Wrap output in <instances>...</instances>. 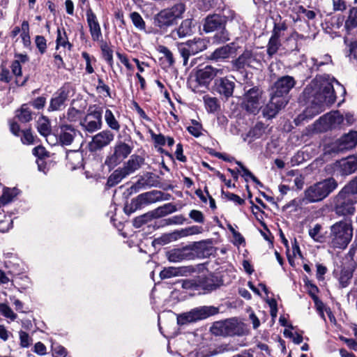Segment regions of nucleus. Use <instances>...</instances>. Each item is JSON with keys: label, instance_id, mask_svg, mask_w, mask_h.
Returning a JSON list of instances; mask_svg holds the SVG:
<instances>
[{"label": "nucleus", "instance_id": "f257e3e1", "mask_svg": "<svg viewBox=\"0 0 357 357\" xmlns=\"http://www.w3.org/2000/svg\"><path fill=\"white\" fill-rule=\"evenodd\" d=\"M333 77L328 75L317 76L305 89V93L314 97L312 103L314 105L307 108V112L314 109V114L320 113L324 105L333 104L336 100V96L333 89Z\"/></svg>", "mask_w": 357, "mask_h": 357}, {"label": "nucleus", "instance_id": "f03ea898", "mask_svg": "<svg viewBox=\"0 0 357 357\" xmlns=\"http://www.w3.org/2000/svg\"><path fill=\"white\" fill-rule=\"evenodd\" d=\"M352 221L344 218L330 227L329 244L331 248L344 250L353 237Z\"/></svg>", "mask_w": 357, "mask_h": 357}, {"label": "nucleus", "instance_id": "7ed1b4c3", "mask_svg": "<svg viewBox=\"0 0 357 357\" xmlns=\"http://www.w3.org/2000/svg\"><path fill=\"white\" fill-rule=\"evenodd\" d=\"M337 185L335 178H326L307 188L305 191V197L310 203L320 202L333 192Z\"/></svg>", "mask_w": 357, "mask_h": 357}, {"label": "nucleus", "instance_id": "20e7f679", "mask_svg": "<svg viewBox=\"0 0 357 357\" xmlns=\"http://www.w3.org/2000/svg\"><path fill=\"white\" fill-rule=\"evenodd\" d=\"M218 312V309L213 306H201L195 307L189 312L177 314V324L179 326L187 325L190 323L205 319Z\"/></svg>", "mask_w": 357, "mask_h": 357}, {"label": "nucleus", "instance_id": "39448f33", "mask_svg": "<svg viewBox=\"0 0 357 357\" xmlns=\"http://www.w3.org/2000/svg\"><path fill=\"white\" fill-rule=\"evenodd\" d=\"M264 102L263 91L258 87H253L243 95L242 105L246 111L256 114Z\"/></svg>", "mask_w": 357, "mask_h": 357}, {"label": "nucleus", "instance_id": "423d86ee", "mask_svg": "<svg viewBox=\"0 0 357 357\" xmlns=\"http://www.w3.org/2000/svg\"><path fill=\"white\" fill-rule=\"evenodd\" d=\"M185 11V6L183 3H178L171 8L165 9L158 13V26L160 29H165L174 24L181 17Z\"/></svg>", "mask_w": 357, "mask_h": 357}, {"label": "nucleus", "instance_id": "0eeeda50", "mask_svg": "<svg viewBox=\"0 0 357 357\" xmlns=\"http://www.w3.org/2000/svg\"><path fill=\"white\" fill-rule=\"evenodd\" d=\"M208 41L201 38H195L185 43H181L178 47L179 52L183 59V65L187 66L188 59L207 48Z\"/></svg>", "mask_w": 357, "mask_h": 357}, {"label": "nucleus", "instance_id": "6e6552de", "mask_svg": "<svg viewBox=\"0 0 357 357\" xmlns=\"http://www.w3.org/2000/svg\"><path fill=\"white\" fill-rule=\"evenodd\" d=\"M335 211L338 215L342 216L352 215L355 212L351 195L344 192L343 189L335 198Z\"/></svg>", "mask_w": 357, "mask_h": 357}, {"label": "nucleus", "instance_id": "1a4fd4ad", "mask_svg": "<svg viewBox=\"0 0 357 357\" xmlns=\"http://www.w3.org/2000/svg\"><path fill=\"white\" fill-rule=\"evenodd\" d=\"M224 68H215L207 65L199 68L195 73L196 82L199 86L208 87L210 82L217 76L223 75Z\"/></svg>", "mask_w": 357, "mask_h": 357}, {"label": "nucleus", "instance_id": "9d476101", "mask_svg": "<svg viewBox=\"0 0 357 357\" xmlns=\"http://www.w3.org/2000/svg\"><path fill=\"white\" fill-rule=\"evenodd\" d=\"M81 125L86 130L93 132L101 128L102 110L98 107L93 105L89 108L88 113Z\"/></svg>", "mask_w": 357, "mask_h": 357}, {"label": "nucleus", "instance_id": "9b49d317", "mask_svg": "<svg viewBox=\"0 0 357 357\" xmlns=\"http://www.w3.org/2000/svg\"><path fill=\"white\" fill-rule=\"evenodd\" d=\"M232 65L236 70L245 66L257 68L261 66V57L256 52L245 50L236 59L232 61Z\"/></svg>", "mask_w": 357, "mask_h": 357}, {"label": "nucleus", "instance_id": "f8f14e48", "mask_svg": "<svg viewBox=\"0 0 357 357\" xmlns=\"http://www.w3.org/2000/svg\"><path fill=\"white\" fill-rule=\"evenodd\" d=\"M195 246L188 245L181 248L172 249L166 252V257L170 262L176 263L183 260H191L195 259Z\"/></svg>", "mask_w": 357, "mask_h": 357}, {"label": "nucleus", "instance_id": "ddd939ff", "mask_svg": "<svg viewBox=\"0 0 357 357\" xmlns=\"http://www.w3.org/2000/svg\"><path fill=\"white\" fill-rule=\"evenodd\" d=\"M296 81L294 78L289 75H285L280 77L271 88V93L280 98H287V94L290 90L295 86Z\"/></svg>", "mask_w": 357, "mask_h": 357}, {"label": "nucleus", "instance_id": "4468645a", "mask_svg": "<svg viewBox=\"0 0 357 357\" xmlns=\"http://www.w3.org/2000/svg\"><path fill=\"white\" fill-rule=\"evenodd\" d=\"M235 86L236 83L234 77H224L215 79L213 90L226 99H228L232 96Z\"/></svg>", "mask_w": 357, "mask_h": 357}, {"label": "nucleus", "instance_id": "2eb2a0df", "mask_svg": "<svg viewBox=\"0 0 357 357\" xmlns=\"http://www.w3.org/2000/svg\"><path fill=\"white\" fill-rule=\"evenodd\" d=\"M132 148L124 142H119L114 147V153L108 156L105 163L108 166H116L131 153Z\"/></svg>", "mask_w": 357, "mask_h": 357}, {"label": "nucleus", "instance_id": "dca6fc26", "mask_svg": "<svg viewBox=\"0 0 357 357\" xmlns=\"http://www.w3.org/2000/svg\"><path fill=\"white\" fill-rule=\"evenodd\" d=\"M135 228L144 227L146 234H151L156 228V211H151L144 215L136 217L133 220Z\"/></svg>", "mask_w": 357, "mask_h": 357}, {"label": "nucleus", "instance_id": "f3484780", "mask_svg": "<svg viewBox=\"0 0 357 357\" xmlns=\"http://www.w3.org/2000/svg\"><path fill=\"white\" fill-rule=\"evenodd\" d=\"M288 102L286 98H278L271 93V98L267 105L262 109V114L267 119H272L276 116L279 111L285 107Z\"/></svg>", "mask_w": 357, "mask_h": 357}, {"label": "nucleus", "instance_id": "a211bd4d", "mask_svg": "<svg viewBox=\"0 0 357 357\" xmlns=\"http://www.w3.org/2000/svg\"><path fill=\"white\" fill-rule=\"evenodd\" d=\"M114 139V135L108 130H102L92 138L89 143V149L91 151H96L109 145Z\"/></svg>", "mask_w": 357, "mask_h": 357}, {"label": "nucleus", "instance_id": "6ab92c4d", "mask_svg": "<svg viewBox=\"0 0 357 357\" xmlns=\"http://www.w3.org/2000/svg\"><path fill=\"white\" fill-rule=\"evenodd\" d=\"M69 89L68 86H63L59 89L50 100L48 109L50 111H58L63 109L69 96Z\"/></svg>", "mask_w": 357, "mask_h": 357}, {"label": "nucleus", "instance_id": "aec40b11", "mask_svg": "<svg viewBox=\"0 0 357 357\" xmlns=\"http://www.w3.org/2000/svg\"><path fill=\"white\" fill-rule=\"evenodd\" d=\"M357 170V156H349L335 163V171L340 175H349Z\"/></svg>", "mask_w": 357, "mask_h": 357}, {"label": "nucleus", "instance_id": "412c9836", "mask_svg": "<svg viewBox=\"0 0 357 357\" xmlns=\"http://www.w3.org/2000/svg\"><path fill=\"white\" fill-rule=\"evenodd\" d=\"M86 22L89 29L91 38L93 41H100L102 38L100 25L98 21L96 14L91 8L87 9L86 12Z\"/></svg>", "mask_w": 357, "mask_h": 357}, {"label": "nucleus", "instance_id": "4be33fe9", "mask_svg": "<svg viewBox=\"0 0 357 357\" xmlns=\"http://www.w3.org/2000/svg\"><path fill=\"white\" fill-rule=\"evenodd\" d=\"M343 122V116L338 111H335L321 116L317 123L322 125V130H327L329 128H335Z\"/></svg>", "mask_w": 357, "mask_h": 357}, {"label": "nucleus", "instance_id": "5701e85b", "mask_svg": "<svg viewBox=\"0 0 357 357\" xmlns=\"http://www.w3.org/2000/svg\"><path fill=\"white\" fill-rule=\"evenodd\" d=\"M225 17L218 14L208 15L206 17L204 30L206 33L215 31L225 27Z\"/></svg>", "mask_w": 357, "mask_h": 357}, {"label": "nucleus", "instance_id": "b1692460", "mask_svg": "<svg viewBox=\"0 0 357 357\" xmlns=\"http://www.w3.org/2000/svg\"><path fill=\"white\" fill-rule=\"evenodd\" d=\"M158 59L160 61V66L163 69L169 68L174 63L172 52L169 49L163 45L158 46Z\"/></svg>", "mask_w": 357, "mask_h": 357}, {"label": "nucleus", "instance_id": "393cba45", "mask_svg": "<svg viewBox=\"0 0 357 357\" xmlns=\"http://www.w3.org/2000/svg\"><path fill=\"white\" fill-rule=\"evenodd\" d=\"M79 134L71 126H62L59 133V142L63 146L70 145Z\"/></svg>", "mask_w": 357, "mask_h": 357}, {"label": "nucleus", "instance_id": "a878e982", "mask_svg": "<svg viewBox=\"0 0 357 357\" xmlns=\"http://www.w3.org/2000/svg\"><path fill=\"white\" fill-rule=\"evenodd\" d=\"M155 175L153 173L147 172L138 179V181L130 187L131 192H136L142 188L153 186L155 183Z\"/></svg>", "mask_w": 357, "mask_h": 357}, {"label": "nucleus", "instance_id": "bb28decb", "mask_svg": "<svg viewBox=\"0 0 357 357\" xmlns=\"http://www.w3.org/2000/svg\"><path fill=\"white\" fill-rule=\"evenodd\" d=\"M357 144V131L344 135L340 140L338 151H344L354 148Z\"/></svg>", "mask_w": 357, "mask_h": 357}, {"label": "nucleus", "instance_id": "cd10ccee", "mask_svg": "<svg viewBox=\"0 0 357 357\" xmlns=\"http://www.w3.org/2000/svg\"><path fill=\"white\" fill-rule=\"evenodd\" d=\"M144 162V159L136 155H132L128 162L124 165L123 168L128 175L139 169Z\"/></svg>", "mask_w": 357, "mask_h": 357}, {"label": "nucleus", "instance_id": "c85d7f7f", "mask_svg": "<svg viewBox=\"0 0 357 357\" xmlns=\"http://www.w3.org/2000/svg\"><path fill=\"white\" fill-rule=\"evenodd\" d=\"M230 326L231 323L227 321H217L211 327V331L215 335H230Z\"/></svg>", "mask_w": 357, "mask_h": 357}, {"label": "nucleus", "instance_id": "c756f323", "mask_svg": "<svg viewBox=\"0 0 357 357\" xmlns=\"http://www.w3.org/2000/svg\"><path fill=\"white\" fill-rule=\"evenodd\" d=\"M331 63V56L325 54L319 59L311 58L309 61V66H310L312 70H319L323 66L328 65Z\"/></svg>", "mask_w": 357, "mask_h": 357}, {"label": "nucleus", "instance_id": "7c9ffc66", "mask_svg": "<svg viewBox=\"0 0 357 357\" xmlns=\"http://www.w3.org/2000/svg\"><path fill=\"white\" fill-rule=\"evenodd\" d=\"M192 20L191 19H186L182 22L178 29L176 31V33L179 38H184L192 33Z\"/></svg>", "mask_w": 357, "mask_h": 357}, {"label": "nucleus", "instance_id": "2f4dec72", "mask_svg": "<svg viewBox=\"0 0 357 357\" xmlns=\"http://www.w3.org/2000/svg\"><path fill=\"white\" fill-rule=\"evenodd\" d=\"M105 121L107 126L112 130L119 132L121 126L114 113L109 109H106L104 115Z\"/></svg>", "mask_w": 357, "mask_h": 357}, {"label": "nucleus", "instance_id": "473e14b6", "mask_svg": "<svg viewBox=\"0 0 357 357\" xmlns=\"http://www.w3.org/2000/svg\"><path fill=\"white\" fill-rule=\"evenodd\" d=\"M128 176L123 167L116 169L108 178L109 185L114 186L120 183L124 178Z\"/></svg>", "mask_w": 357, "mask_h": 357}, {"label": "nucleus", "instance_id": "72a5a7b5", "mask_svg": "<svg viewBox=\"0 0 357 357\" xmlns=\"http://www.w3.org/2000/svg\"><path fill=\"white\" fill-rule=\"evenodd\" d=\"M66 159L71 164V168L73 169L82 165V155L79 151H70L67 153Z\"/></svg>", "mask_w": 357, "mask_h": 357}, {"label": "nucleus", "instance_id": "f704fd0d", "mask_svg": "<svg viewBox=\"0 0 357 357\" xmlns=\"http://www.w3.org/2000/svg\"><path fill=\"white\" fill-rule=\"evenodd\" d=\"M232 47L229 45L216 49L211 55V59L218 60L228 58L231 52Z\"/></svg>", "mask_w": 357, "mask_h": 357}, {"label": "nucleus", "instance_id": "c9c22d12", "mask_svg": "<svg viewBox=\"0 0 357 357\" xmlns=\"http://www.w3.org/2000/svg\"><path fill=\"white\" fill-rule=\"evenodd\" d=\"M353 277V271L349 268H343L341 270L339 282L342 288L347 287L350 283V280Z\"/></svg>", "mask_w": 357, "mask_h": 357}, {"label": "nucleus", "instance_id": "e433bc0d", "mask_svg": "<svg viewBox=\"0 0 357 357\" xmlns=\"http://www.w3.org/2000/svg\"><path fill=\"white\" fill-rule=\"evenodd\" d=\"M137 197L142 208L156 202V193L154 190L141 194Z\"/></svg>", "mask_w": 357, "mask_h": 357}, {"label": "nucleus", "instance_id": "4c0bfd02", "mask_svg": "<svg viewBox=\"0 0 357 357\" xmlns=\"http://www.w3.org/2000/svg\"><path fill=\"white\" fill-rule=\"evenodd\" d=\"M203 100L206 109L208 112L213 113L219 108L218 101L216 98L207 95L203 97Z\"/></svg>", "mask_w": 357, "mask_h": 357}, {"label": "nucleus", "instance_id": "58836bf2", "mask_svg": "<svg viewBox=\"0 0 357 357\" xmlns=\"http://www.w3.org/2000/svg\"><path fill=\"white\" fill-rule=\"evenodd\" d=\"M16 116L22 122H29L31 120V112L26 105H23L16 112Z\"/></svg>", "mask_w": 357, "mask_h": 357}, {"label": "nucleus", "instance_id": "ea45409f", "mask_svg": "<svg viewBox=\"0 0 357 357\" xmlns=\"http://www.w3.org/2000/svg\"><path fill=\"white\" fill-rule=\"evenodd\" d=\"M281 45L280 39L271 36L267 45V54L270 57L275 54Z\"/></svg>", "mask_w": 357, "mask_h": 357}, {"label": "nucleus", "instance_id": "a19ab883", "mask_svg": "<svg viewBox=\"0 0 357 357\" xmlns=\"http://www.w3.org/2000/svg\"><path fill=\"white\" fill-rule=\"evenodd\" d=\"M357 26V9L352 8L349 10V15L345 22V28L350 31Z\"/></svg>", "mask_w": 357, "mask_h": 357}, {"label": "nucleus", "instance_id": "79ce46f5", "mask_svg": "<svg viewBox=\"0 0 357 357\" xmlns=\"http://www.w3.org/2000/svg\"><path fill=\"white\" fill-rule=\"evenodd\" d=\"M181 274V268L168 267L164 268L160 273L161 279L170 278Z\"/></svg>", "mask_w": 357, "mask_h": 357}, {"label": "nucleus", "instance_id": "37998d69", "mask_svg": "<svg viewBox=\"0 0 357 357\" xmlns=\"http://www.w3.org/2000/svg\"><path fill=\"white\" fill-rule=\"evenodd\" d=\"M141 208H142V206L138 197H137L132 199L130 204H126L123 210L127 215H130Z\"/></svg>", "mask_w": 357, "mask_h": 357}, {"label": "nucleus", "instance_id": "c03bdc74", "mask_svg": "<svg viewBox=\"0 0 357 357\" xmlns=\"http://www.w3.org/2000/svg\"><path fill=\"white\" fill-rule=\"evenodd\" d=\"M18 192L16 188H4L1 196H0L4 205L10 202L13 199L17 196Z\"/></svg>", "mask_w": 357, "mask_h": 357}, {"label": "nucleus", "instance_id": "a18cd8bd", "mask_svg": "<svg viewBox=\"0 0 357 357\" xmlns=\"http://www.w3.org/2000/svg\"><path fill=\"white\" fill-rule=\"evenodd\" d=\"M38 130L44 137H50V126L47 119H42L38 121Z\"/></svg>", "mask_w": 357, "mask_h": 357}, {"label": "nucleus", "instance_id": "49530a36", "mask_svg": "<svg viewBox=\"0 0 357 357\" xmlns=\"http://www.w3.org/2000/svg\"><path fill=\"white\" fill-rule=\"evenodd\" d=\"M100 48L104 59L109 65H112L113 63V51L106 43H102Z\"/></svg>", "mask_w": 357, "mask_h": 357}, {"label": "nucleus", "instance_id": "de8ad7c7", "mask_svg": "<svg viewBox=\"0 0 357 357\" xmlns=\"http://www.w3.org/2000/svg\"><path fill=\"white\" fill-rule=\"evenodd\" d=\"M236 164L240 167L241 171L243 172L242 176L245 178V180L248 181V178H250L255 183L262 185V184L260 183V181L252 174L251 172H250L245 167L243 166V165L241 162L237 161Z\"/></svg>", "mask_w": 357, "mask_h": 357}, {"label": "nucleus", "instance_id": "09e8293b", "mask_svg": "<svg viewBox=\"0 0 357 357\" xmlns=\"http://www.w3.org/2000/svg\"><path fill=\"white\" fill-rule=\"evenodd\" d=\"M60 46L63 47L68 46V47L70 48L71 45L68 40L66 32L63 31V33H61V30L58 29L56 37V48L58 49Z\"/></svg>", "mask_w": 357, "mask_h": 357}, {"label": "nucleus", "instance_id": "8fccbe9b", "mask_svg": "<svg viewBox=\"0 0 357 357\" xmlns=\"http://www.w3.org/2000/svg\"><path fill=\"white\" fill-rule=\"evenodd\" d=\"M51 351L53 357H66L68 355L66 349L60 344H52Z\"/></svg>", "mask_w": 357, "mask_h": 357}, {"label": "nucleus", "instance_id": "3c124183", "mask_svg": "<svg viewBox=\"0 0 357 357\" xmlns=\"http://www.w3.org/2000/svg\"><path fill=\"white\" fill-rule=\"evenodd\" d=\"M130 18L135 26L140 30L145 29V23L141 15L137 13L133 12L130 14Z\"/></svg>", "mask_w": 357, "mask_h": 357}, {"label": "nucleus", "instance_id": "603ef678", "mask_svg": "<svg viewBox=\"0 0 357 357\" xmlns=\"http://www.w3.org/2000/svg\"><path fill=\"white\" fill-rule=\"evenodd\" d=\"M321 226L319 224H316L313 228L310 229L309 235L315 241L321 242L323 236L321 234Z\"/></svg>", "mask_w": 357, "mask_h": 357}, {"label": "nucleus", "instance_id": "864d4df0", "mask_svg": "<svg viewBox=\"0 0 357 357\" xmlns=\"http://www.w3.org/2000/svg\"><path fill=\"white\" fill-rule=\"evenodd\" d=\"M287 29V26L284 22L275 23L271 36L280 39L282 36V32Z\"/></svg>", "mask_w": 357, "mask_h": 357}, {"label": "nucleus", "instance_id": "5fc2aeb1", "mask_svg": "<svg viewBox=\"0 0 357 357\" xmlns=\"http://www.w3.org/2000/svg\"><path fill=\"white\" fill-rule=\"evenodd\" d=\"M176 211V207L172 204H165L158 207V216H164Z\"/></svg>", "mask_w": 357, "mask_h": 357}, {"label": "nucleus", "instance_id": "6e6d98bb", "mask_svg": "<svg viewBox=\"0 0 357 357\" xmlns=\"http://www.w3.org/2000/svg\"><path fill=\"white\" fill-rule=\"evenodd\" d=\"M192 126L188 127V132L195 137H198L202 135V126L197 121H192Z\"/></svg>", "mask_w": 357, "mask_h": 357}, {"label": "nucleus", "instance_id": "4d7b16f0", "mask_svg": "<svg viewBox=\"0 0 357 357\" xmlns=\"http://www.w3.org/2000/svg\"><path fill=\"white\" fill-rule=\"evenodd\" d=\"M20 340V346L24 348L29 347L32 343V338L29 335V334L24 331H20L19 333Z\"/></svg>", "mask_w": 357, "mask_h": 357}, {"label": "nucleus", "instance_id": "13d9d810", "mask_svg": "<svg viewBox=\"0 0 357 357\" xmlns=\"http://www.w3.org/2000/svg\"><path fill=\"white\" fill-rule=\"evenodd\" d=\"M0 312L6 317L10 318L11 320H15L17 317L11 308L3 303L0 304Z\"/></svg>", "mask_w": 357, "mask_h": 357}, {"label": "nucleus", "instance_id": "bf43d9fd", "mask_svg": "<svg viewBox=\"0 0 357 357\" xmlns=\"http://www.w3.org/2000/svg\"><path fill=\"white\" fill-rule=\"evenodd\" d=\"M265 132V128L262 123H257L250 131L249 135L256 138L260 137Z\"/></svg>", "mask_w": 357, "mask_h": 357}, {"label": "nucleus", "instance_id": "052dcab7", "mask_svg": "<svg viewBox=\"0 0 357 357\" xmlns=\"http://www.w3.org/2000/svg\"><path fill=\"white\" fill-rule=\"evenodd\" d=\"M344 192H347L351 195H355L357 193V176L350 181L347 185H345L343 188Z\"/></svg>", "mask_w": 357, "mask_h": 357}, {"label": "nucleus", "instance_id": "680f3d73", "mask_svg": "<svg viewBox=\"0 0 357 357\" xmlns=\"http://www.w3.org/2000/svg\"><path fill=\"white\" fill-rule=\"evenodd\" d=\"M174 144V140L171 137H165L162 134H158V145L172 146Z\"/></svg>", "mask_w": 357, "mask_h": 357}, {"label": "nucleus", "instance_id": "e2e57ef3", "mask_svg": "<svg viewBox=\"0 0 357 357\" xmlns=\"http://www.w3.org/2000/svg\"><path fill=\"white\" fill-rule=\"evenodd\" d=\"M222 195H224L225 196V197H227L229 200H231L234 202H235L236 204H238V205H243L244 203H245V200L242 198H241L238 195H235L234 193H231V192H224L223 190H222Z\"/></svg>", "mask_w": 357, "mask_h": 357}, {"label": "nucleus", "instance_id": "0e129e2a", "mask_svg": "<svg viewBox=\"0 0 357 357\" xmlns=\"http://www.w3.org/2000/svg\"><path fill=\"white\" fill-rule=\"evenodd\" d=\"M220 33H217L214 36V40L218 43H225L229 40V33L225 29V27L221 29Z\"/></svg>", "mask_w": 357, "mask_h": 357}, {"label": "nucleus", "instance_id": "69168bd1", "mask_svg": "<svg viewBox=\"0 0 357 357\" xmlns=\"http://www.w3.org/2000/svg\"><path fill=\"white\" fill-rule=\"evenodd\" d=\"M155 243L156 238H155L153 236L146 238L143 242V244L144 245V246L147 247L148 251L146 250L145 252H151L152 251H154L155 248Z\"/></svg>", "mask_w": 357, "mask_h": 357}, {"label": "nucleus", "instance_id": "338daca9", "mask_svg": "<svg viewBox=\"0 0 357 357\" xmlns=\"http://www.w3.org/2000/svg\"><path fill=\"white\" fill-rule=\"evenodd\" d=\"M80 111L74 107L70 108L67 112V119L70 121H75L80 117Z\"/></svg>", "mask_w": 357, "mask_h": 357}, {"label": "nucleus", "instance_id": "774afa93", "mask_svg": "<svg viewBox=\"0 0 357 357\" xmlns=\"http://www.w3.org/2000/svg\"><path fill=\"white\" fill-rule=\"evenodd\" d=\"M189 216L190 218H192L197 222H199V223L204 222V218L203 213L199 211L192 210L189 213Z\"/></svg>", "mask_w": 357, "mask_h": 357}]
</instances>
